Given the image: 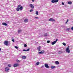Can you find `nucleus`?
<instances>
[{"mask_svg": "<svg viewBox=\"0 0 73 73\" xmlns=\"http://www.w3.org/2000/svg\"><path fill=\"white\" fill-rule=\"evenodd\" d=\"M23 7L21 6V5H18V7L17 8V9H23Z\"/></svg>", "mask_w": 73, "mask_h": 73, "instance_id": "obj_1", "label": "nucleus"}, {"mask_svg": "<svg viewBox=\"0 0 73 73\" xmlns=\"http://www.w3.org/2000/svg\"><path fill=\"white\" fill-rule=\"evenodd\" d=\"M66 52L68 53H70V50H69V46H68L66 49Z\"/></svg>", "mask_w": 73, "mask_h": 73, "instance_id": "obj_2", "label": "nucleus"}, {"mask_svg": "<svg viewBox=\"0 0 73 73\" xmlns=\"http://www.w3.org/2000/svg\"><path fill=\"white\" fill-rule=\"evenodd\" d=\"M58 40V39H56V41L52 42L51 43V44H52V45H54V44H56V43L57 42V41Z\"/></svg>", "mask_w": 73, "mask_h": 73, "instance_id": "obj_3", "label": "nucleus"}, {"mask_svg": "<svg viewBox=\"0 0 73 73\" xmlns=\"http://www.w3.org/2000/svg\"><path fill=\"white\" fill-rule=\"evenodd\" d=\"M19 64L18 63H16L14 64L13 65L14 67H16L17 66H19Z\"/></svg>", "mask_w": 73, "mask_h": 73, "instance_id": "obj_4", "label": "nucleus"}, {"mask_svg": "<svg viewBox=\"0 0 73 73\" xmlns=\"http://www.w3.org/2000/svg\"><path fill=\"white\" fill-rule=\"evenodd\" d=\"M44 66L46 68H49V66H48V64L46 63L44 64Z\"/></svg>", "mask_w": 73, "mask_h": 73, "instance_id": "obj_5", "label": "nucleus"}, {"mask_svg": "<svg viewBox=\"0 0 73 73\" xmlns=\"http://www.w3.org/2000/svg\"><path fill=\"white\" fill-rule=\"evenodd\" d=\"M29 6L32 9H33V8H34V6H33L32 4H30Z\"/></svg>", "mask_w": 73, "mask_h": 73, "instance_id": "obj_6", "label": "nucleus"}, {"mask_svg": "<svg viewBox=\"0 0 73 73\" xmlns=\"http://www.w3.org/2000/svg\"><path fill=\"white\" fill-rule=\"evenodd\" d=\"M4 44L5 45H6V46H7L8 44V41H7V40L5 41L4 42Z\"/></svg>", "mask_w": 73, "mask_h": 73, "instance_id": "obj_7", "label": "nucleus"}, {"mask_svg": "<svg viewBox=\"0 0 73 73\" xmlns=\"http://www.w3.org/2000/svg\"><path fill=\"white\" fill-rule=\"evenodd\" d=\"M49 21H55V20L54 19H53L52 18H50L49 19Z\"/></svg>", "mask_w": 73, "mask_h": 73, "instance_id": "obj_8", "label": "nucleus"}, {"mask_svg": "<svg viewBox=\"0 0 73 73\" xmlns=\"http://www.w3.org/2000/svg\"><path fill=\"white\" fill-rule=\"evenodd\" d=\"M30 49H29V48H28V49H27L26 50L24 49L23 50V51H24V52H28V51H29V50Z\"/></svg>", "mask_w": 73, "mask_h": 73, "instance_id": "obj_9", "label": "nucleus"}, {"mask_svg": "<svg viewBox=\"0 0 73 73\" xmlns=\"http://www.w3.org/2000/svg\"><path fill=\"white\" fill-rule=\"evenodd\" d=\"M9 70V68H8V67H6L5 68V71L6 72H8V71Z\"/></svg>", "mask_w": 73, "mask_h": 73, "instance_id": "obj_10", "label": "nucleus"}, {"mask_svg": "<svg viewBox=\"0 0 73 73\" xmlns=\"http://www.w3.org/2000/svg\"><path fill=\"white\" fill-rule=\"evenodd\" d=\"M37 49L38 51H40V49H41V46H39L37 48Z\"/></svg>", "mask_w": 73, "mask_h": 73, "instance_id": "obj_11", "label": "nucleus"}, {"mask_svg": "<svg viewBox=\"0 0 73 73\" xmlns=\"http://www.w3.org/2000/svg\"><path fill=\"white\" fill-rule=\"evenodd\" d=\"M38 53H39V54H43L44 53V51H42L40 52H38Z\"/></svg>", "mask_w": 73, "mask_h": 73, "instance_id": "obj_12", "label": "nucleus"}, {"mask_svg": "<svg viewBox=\"0 0 73 73\" xmlns=\"http://www.w3.org/2000/svg\"><path fill=\"white\" fill-rule=\"evenodd\" d=\"M28 19H25L24 21L25 23H27V22H28Z\"/></svg>", "mask_w": 73, "mask_h": 73, "instance_id": "obj_13", "label": "nucleus"}, {"mask_svg": "<svg viewBox=\"0 0 73 73\" xmlns=\"http://www.w3.org/2000/svg\"><path fill=\"white\" fill-rule=\"evenodd\" d=\"M2 25H5V26H7V24L5 23H2Z\"/></svg>", "mask_w": 73, "mask_h": 73, "instance_id": "obj_14", "label": "nucleus"}, {"mask_svg": "<svg viewBox=\"0 0 73 73\" xmlns=\"http://www.w3.org/2000/svg\"><path fill=\"white\" fill-rule=\"evenodd\" d=\"M55 64L56 65H58L59 64V62L58 61H55Z\"/></svg>", "mask_w": 73, "mask_h": 73, "instance_id": "obj_15", "label": "nucleus"}, {"mask_svg": "<svg viewBox=\"0 0 73 73\" xmlns=\"http://www.w3.org/2000/svg\"><path fill=\"white\" fill-rule=\"evenodd\" d=\"M68 4H72V2L71 1H69L68 2Z\"/></svg>", "mask_w": 73, "mask_h": 73, "instance_id": "obj_16", "label": "nucleus"}, {"mask_svg": "<svg viewBox=\"0 0 73 73\" xmlns=\"http://www.w3.org/2000/svg\"><path fill=\"white\" fill-rule=\"evenodd\" d=\"M22 59H25L26 58V56H24L22 57Z\"/></svg>", "mask_w": 73, "mask_h": 73, "instance_id": "obj_17", "label": "nucleus"}, {"mask_svg": "<svg viewBox=\"0 0 73 73\" xmlns=\"http://www.w3.org/2000/svg\"><path fill=\"white\" fill-rule=\"evenodd\" d=\"M22 30H18V33H21V32H22Z\"/></svg>", "mask_w": 73, "mask_h": 73, "instance_id": "obj_18", "label": "nucleus"}, {"mask_svg": "<svg viewBox=\"0 0 73 73\" xmlns=\"http://www.w3.org/2000/svg\"><path fill=\"white\" fill-rule=\"evenodd\" d=\"M51 68L52 69H54V68H56V66H51Z\"/></svg>", "mask_w": 73, "mask_h": 73, "instance_id": "obj_19", "label": "nucleus"}, {"mask_svg": "<svg viewBox=\"0 0 73 73\" xmlns=\"http://www.w3.org/2000/svg\"><path fill=\"white\" fill-rule=\"evenodd\" d=\"M51 2L52 3H55V0H52L51 1Z\"/></svg>", "mask_w": 73, "mask_h": 73, "instance_id": "obj_20", "label": "nucleus"}, {"mask_svg": "<svg viewBox=\"0 0 73 73\" xmlns=\"http://www.w3.org/2000/svg\"><path fill=\"white\" fill-rule=\"evenodd\" d=\"M62 44L63 45H64V46H66V43H65L63 42L62 43Z\"/></svg>", "mask_w": 73, "mask_h": 73, "instance_id": "obj_21", "label": "nucleus"}, {"mask_svg": "<svg viewBox=\"0 0 73 73\" xmlns=\"http://www.w3.org/2000/svg\"><path fill=\"white\" fill-rule=\"evenodd\" d=\"M39 64H40V63H39V62H37L36 63V64L37 65H39Z\"/></svg>", "mask_w": 73, "mask_h": 73, "instance_id": "obj_22", "label": "nucleus"}, {"mask_svg": "<svg viewBox=\"0 0 73 73\" xmlns=\"http://www.w3.org/2000/svg\"><path fill=\"white\" fill-rule=\"evenodd\" d=\"M38 11H36V14L37 15H38Z\"/></svg>", "mask_w": 73, "mask_h": 73, "instance_id": "obj_23", "label": "nucleus"}, {"mask_svg": "<svg viewBox=\"0 0 73 73\" xmlns=\"http://www.w3.org/2000/svg\"><path fill=\"white\" fill-rule=\"evenodd\" d=\"M44 36H48V34H47L46 33L44 34Z\"/></svg>", "mask_w": 73, "mask_h": 73, "instance_id": "obj_24", "label": "nucleus"}, {"mask_svg": "<svg viewBox=\"0 0 73 73\" xmlns=\"http://www.w3.org/2000/svg\"><path fill=\"white\" fill-rule=\"evenodd\" d=\"M55 1L56 3H57L58 1V0H55Z\"/></svg>", "mask_w": 73, "mask_h": 73, "instance_id": "obj_25", "label": "nucleus"}, {"mask_svg": "<svg viewBox=\"0 0 73 73\" xmlns=\"http://www.w3.org/2000/svg\"><path fill=\"white\" fill-rule=\"evenodd\" d=\"M8 66L9 67H11V65L10 64H9Z\"/></svg>", "mask_w": 73, "mask_h": 73, "instance_id": "obj_26", "label": "nucleus"}, {"mask_svg": "<svg viewBox=\"0 0 73 73\" xmlns=\"http://www.w3.org/2000/svg\"><path fill=\"white\" fill-rule=\"evenodd\" d=\"M17 11H19L20 10V11H22V9H16V10Z\"/></svg>", "mask_w": 73, "mask_h": 73, "instance_id": "obj_27", "label": "nucleus"}, {"mask_svg": "<svg viewBox=\"0 0 73 73\" xmlns=\"http://www.w3.org/2000/svg\"><path fill=\"white\" fill-rule=\"evenodd\" d=\"M24 46L25 47H27V44H25Z\"/></svg>", "mask_w": 73, "mask_h": 73, "instance_id": "obj_28", "label": "nucleus"}, {"mask_svg": "<svg viewBox=\"0 0 73 73\" xmlns=\"http://www.w3.org/2000/svg\"><path fill=\"white\" fill-rule=\"evenodd\" d=\"M17 61V62H20V60H16Z\"/></svg>", "mask_w": 73, "mask_h": 73, "instance_id": "obj_29", "label": "nucleus"}, {"mask_svg": "<svg viewBox=\"0 0 73 73\" xmlns=\"http://www.w3.org/2000/svg\"><path fill=\"white\" fill-rule=\"evenodd\" d=\"M47 43H49L50 42V41L49 40H48V41H47Z\"/></svg>", "mask_w": 73, "mask_h": 73, "instance_id": "obj_30", "label": "nucleus"}, {"mask_svg": "<svg viewBox=\"0 0 73 73\" xmlns=\"http://www.w3.org/2000/svg\"><path fill=\"white\" fill-rule=\"evenodd\" d=\"M68 21H69V20L67 19L66 22V23H67Z\"/></svg>", "mask_w": 73, "mask_h": 73, "instance_id": "obj_31", "label": "nucleus"}, {"mask_svg": "<svg viewBox=\"0 0 73 73\" xmlns=\"http://www.w3.org/2000/svg\"><path fill=\"white\" fill-rule=\"evenodd\" d=\"M33 9H31L30 10V12H33Z\"/></svg>", "mask_w": 73, "mask_h": 73, "instance_id": "obj_32", "label": "nucleus"}, {"mask_svg": "<svg viewBox=\"0 0 73 73\" xmlns=\"http://www.w3.org/2000/svg\"><path fill=\"white\" fill-rule=\"evenodd\" d=\"M11 40L13 42H15V40L14 39H12Z\"/></svg>", "mask_w": 73, "mask_h": 73, "instance_id": "obj_33", "label": "nucleus"}, {"mask_svg": "<svg viewBox=\"0 0 73 73\" xmlns=\"http://www.w3.org/2000/svg\"><path fill=\"white\" fill-rule=\"evenodd\" d=\"M15 48L16 49H18V47L17 46H15Z\"/></svg>", "mask_w": 73, "mask_h": 73, "instance_id": "obj_34", "label": "nucleus"}, {"mask_svg": "<svg viewBox=\"0 0 73 73\" xmlns=\"http://www.w3.org/2000/svg\"><path fill=\"white\" fill-rule=\"evenodd\" d=\"M35 19H38V17H35Z\"/></svg>", "mask_w": 73, "mask_h": 73, "instance_id": "obj_35", "label": "nucleus"}, {"mask_svg": "<svg viewBox=\"0 0 73 73\" xmlns=\"http://www.w3.org/2000/svg\"><path fill=\"white\" fill-rule=\"evenodd\" d=\"M71 29L72 30V31L73 30V27H72L71 28Z\"/></svg>", "mask_w": 73, "mask_h": 73, "instance_id": "obj_36", "label": "nucleus"}, {"mask_svg": "<svg viewBox=\"0 0 73 73\" xmlns=\"http://www.w3.org/2000/svg\"><path fill=\"white\" fill-rule=\"evenodd\" d=\"M70 29L69 28V29H67V30H68V31H69V30Z\"/></svg>", "mask_w": 73, "mask_h": 73, "instance_id": "obj_37", "label": "nucleus"}, {"mask_svg": "<svg viewBox=\"0 0 73 73\" xmlns=\"http://www.w3.org/2000/svg\"><path fill=\"white\" fill-rule=\"evenodd\" d=\"M58 53H62L61 52H58Z\"/></svg>", "mask_w": 73, "mask_h": 73, "instance_id": "obj_38", "label": "nucleus"}, {"mask_svg": "<svg viewBox=\"0 0 73 73\" xmlns=\"http://www.w3.org/2000/svg\"><path fill=\"white\" fill-rule=\"evenodd\" d=\"M62 5H64V3L62 2Z\"/></svg>", "mask_w": 73, "mask_h": 73, "instance_id": "obj_39", "label": "nucleus"}, {"mask_svg": "<svg viewBox=\"0 0 73 73\" xmlns=\"http://www.w3.org/2000/svg\"><path fill=\"white\" fill-rule=\"evenodd\" d=\"M32 1L33 2H34L35 1H34V0H32Z\"/></svg>", "mask_w": 73, "mask_h": 73, "instance_id": "obj_40", "label": "nucleus"}, {"mask_svg": "<svg viewBox=\"0 0 73 73\" xmlns=\"http://www.w3.org/2000/svg\"><path fill=\"white\" fill-rule=\"evenodd\" d=\"M1 48H0V51H1Z\"/></svg>", "mask_w": 73, "mask_h": 73, "instance_id": "obj_41", "label": "nucleus"}]
</instances>
